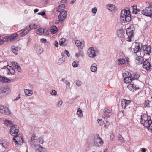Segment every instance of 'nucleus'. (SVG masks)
<instances>
[{
	"label": "nucleus",
	"mask_w": 152,
	"mask_h": 152,
	"mask_svg": "<svg viewBox=\"0 0 152 152\" xmlns=\"http://www.w3.org/2000/svg\"><path fill=\"white\" fill-rule=\"evenodd\" d=\"M120 17L121 20L124 22L125 21H130L132 18L129 9L127 10H122L121 12Z\"/></svg>",
	"instance_id": "f257e3e1"
},
{
	"label": "nucleus",
	"mask_w": 152,
	"mask_h": 152,
	"mask_svg": "<svg viewBox=\"0 0 152 152\" xmlns=\"http://www.w3.org/2000/svg\"><path fill=\"white\" fill-rule=\"evenodd\" d=\"M11 127L10 130V133L12 136L15 137V138L18 140L19 136L17 135V134L19 132V127L16 125L13 126L12 125Z\"/></svg>",
	"instance_id": "f03ea898"
},
{
	"label": "nucleus",
	"mask_w": 152,
	"mask_h": 152,
	"mask_svg": "<svg viewBox=\"0 0 152 152\" xmlns=\"http://www.w3.org/2000/svg\"><path fill=\"white\" fill-rule=\"evenodd\" d=\"M142 14L152 18V3L150 6L145 8V10L141 11Z\"/></svg>",
	"instance_id": "7ed1b4c3"
},
{
	"label": "nucleus",
	"mask_w": 152,
	"mask_h": 152,
	"mask_svg": "<svg viewBox=\"0 0 152 152\" xmlns=\"http://www.w3.org/2000/svg\"><path fill=\"white\" fill-rule=\"evenodd\" d=\"M141 117L142 121L144 122L142 123L141 124L146 128H148L150 126V123L152 121L151 119L150 118L149 119H148V118L147 117V116L146 115L144 116V115L143 116L141 115Z\"/></svg>",
	"instance_id": "20e7f679"
},
{
	"label": "nucleus",
	"mask_w": 152,
	"mask_h": 152,
	"mask_svg": "<svg viewBox=\"0 0 152 152\" xmlns=\"http://www.w3.org/2000/svg\"><path fill=\"white\" fill-rule=\"evenodd\" d=\"M66 12L65 10H64L60 13L58 16V18L59 20H56L55 22L56 24L61 23L62 21L66 18Z\"/></svg>",
	"instance_id": "39448f33"
},
{
	"label": "nucleus",
	"mask_w": 152,
	"mask_h": 152,
	"mask_svg": "<svg viewBox=\"0 0 152 152\" xmlns=\"http://www.w3.org/2000/svg\"><path fill=\"white\" fill-rule=\"evenodd\" d=\"M10 91V89L9 87H1L0 88V96L2 97L3 96H5Z\"/></svg>",
	"instance_id": "423d86ee"
},
{
	"label": "nucleus",
	"mask_w": 152,
	"mask_h": 152,
	"mask_svg": "<svg viewBox=\"0 0 152 152\" xmlns=\"http://www.w3.org/2000/svg\"><path fill=\"white\" fill-rule=\"evenodd\" d=\"M126 34L128 36V39L127 41L130 42L131 41V38L134 36L133 30L128 28L126 30Z\"/></svg>",
	"instance_id": "0eeeda50"
},
{
	"label": "nucleus",
	"mask_w": 152,
	"mask_h": 152,
	"mask_svg": "<svg viewBox=\"0 0 152 152\" xmlns=\"http://www.w3.org/2000/svg\"><path fill=\"white\" fill-rule=\"evenodd\" d=\"M0 113L9 115L11 113V111L8 108L4 107L3 106L0 105Z\"/></svg>",
	"instance_id": "6e6552de"
},
{
	"label": "nucleus",
	"mask_w": 152,
	"mask_h": 152,
	"mask_svg": "<svg viewBox=\"0 0 152 152\" xmlns=\"http://www.w3.org/2000/svg\"><path fill=\"white\" fill-rule=\"evenodd\" d=\"M142 49L145 53L144 55L146 53L147 54L149 55L151 53V47L148 45H145L142 46Z\"/></svg>",
	"instance_id": "1a4fd4ad"
},
{
	"label": "nucleus",
	"mask_w": 152,
	"mask_h": 152,
	"mask_svg": "<svg viewBox=\"0 0 152 152\" xmlns=\"http://www.w3.org/2000/svg\"><path fill=\"white\" fill-rule=\"evenodd\" d=\"M88 53L89 56L91 58H94L96 56L95 50H94L93 47L90 48L88 50Z\"/></svg>",
	"instance_id": "9d476101"
},
{
	"label": "nucleus",
	"mask_w": 152,
	"mask_h": 152,
	"mask_svg": "<svg viewBox=\"0 0 152 152\" xmlns=\"http://www.w3.org/2000/svg\"><path fill=\"white\" fill-rule=\"evenodd\" d=\"M0 144L5 149H9L10 148L9 142L8 141L5 140H0Z\"/></svg>",
	"instance_id": "9b49d317"
},
{
	"label": "nucleus",
	"mask_w": 152,
	"mask_h": 152,
	"mask_svg": "<svg viewBox=\"0 0 152 152\" xmlns=\"http://www.w3.org/2000/svg\"><path fill=\"white\" fill-rule=\"evenodd\" d=\"M141 45L142 46V43L138 42H135L134 44L135 47L133 48V51L134 53H136L138 52H140L142 49V47L140 49V45Z\"/></svg>",
	"instance_id": "f8f14e48"
},
{
	"label": "nucleus",
	"mask_w": 152,
	"mask_h": 152,
	"mask_svg": "<svg viewBox=\"0 0 152 152\" xmlns=\"http://www.w3.org/2000/svg\"><path fill=\"white\" fill-rule=\"evenodd\" d=\"M151 67V64L148 62V59H146L145 61L143 62L142 67L146 70H149Z\"/></svg>",
	"instance_id": "ddd939ff"
},
{
	"label": "nucleus",
	"mask_w": 152,
	"mask_h": 152,
	"mask_svg": "<svg viewBox=\"0 0 152 152\" xmlns=\"http://www.w3.org/2000/svg\"><path fill=\"white\" fill-rule=\"evenodd\" d=\"M134 80V77L132 76V75L130 74V75L128 76L127 75V77H125L124 79V83H128L131 82Z\"/></svg>",
	"instance_id": "4468645a"
},
{
	"label": "nucleus",
	"mask_w": 152,
	"mask_h": 152,
	"mask_svg": "<svg viewBox=\"0 0 152 152\" xmlns=\"http://www.w3.org/2000/svg\"><path fill=\"white\" fill-rule=\"evenodd\" d=\"M0 82L5 83H10L11 80L5 76L0 75Z\"/></svg>",
	"instance_id": "2eb2a0df"
},
{
	"label": "nucleus",
	"mask_w": 152,
	"mask_h": 152,
	"mask_svg": "<svg viewBox=\"0 0 152 152\" xmlns=\"http://www.w3.org/2000/svg\"><path fill=\"white\" fill-rule=\"evenodd\" d=\"M132 10H133L132 13L135 14H140L141 10L139 8H137L136 5H134L132 7Z\"/></svg>",
	"instance_id": "dca6fc26"
},
{
	"label": "nucleus",
	"mask_w": 152,
	"mask_h": 152,
	"mask_svg": "<svg viewBox=\"0 0 152 152\" xmlns=\"http://www.w3.org/2000/svg\"><path fill=\"white\" fill-rule=\"evenodd\" d=\"M144 59L142 57L138 56L136 57L135 62L137 64H140L143 63Z\"/></svg>",
	"instance_id": "f3484780"
},
{
	"label": "nucleus",
	"mask_w": 152,
	"mask_h": 152,
	"mask_svg": "<svg viewBox=\"0 0 152 152\" xmlns=\"http://www.w3.org/2000/svg\"><path fill=\"white\" fill-rule=\"evenodd\" d=\"M35 50L38 54H41L43 52V48L39 45H37L35 48Z\"/></svg>",
	"instance_id": "a211bd4d"
},
{
	"label": "nucleus",
	"mask_w": 152,
	"mask_h": 152,
	"mask_svg": "<svg viewBox=\"0 0 152 152\" xmlns=\"http://www.w3.org/2000/svg\"><path fill=\"white\" fill-rule=\"evenodd\" d=\"M20 48L19 47H16L13 46L12 47V50L13 53L15 54L18 53V50H20Z\"/></svg>",
	"instance_id": "6ab92c4d"
},
{
	"label": "nucleus",
	"mask_w": 152,
	"mask_h": 152,
	"mask_svg": "<svg viewBox=\"0 0 152 152\" xmlns=\"http://www.w3.org/2000/svg\"><path fill=\"white\" fill-rule=\"evenodd\" d=\"M117 34L118 36L119 37L122 38L124 37V33L122 29L118 30Z\"/></svg>",
	"instance_id": "aec40b11"
},
{
	"label": "nucleus",
	"mask_w": 152,
	"mask_h": 152,
	"mask_svg": "<svg viewBox=\"0 0 152 152\" xmlns=\"http://www.w3.org/2000/svg\"><path fill=\"white\" fill-rule=\"evenodd\" d=\"M12 64L15 68L18 71L21 72V69L19 65H18V64L17 62H12Z\"/></svg>",
	"instance_id": "412c9836"
},
{
	"label": "nucleus",
	"mask_w": 152,
	"mask_h": 152,
	"mask_svg": "<svg viewBox=\"0 0 152 152\" xmlns=\"http://www.w3.org/2000/svg\"><path fill=\"white\" fill-rule=\"evenodd\" d=\"M97 137H95L94 139V143L95 144L96 139L97 140L99 141V143L100 144H102V143H103V141L102 140L101 138L99 137V136L98 134H97Z\"/></svg>",
	"instance_id": "4be33fe9"
},
{
	"label": "nucleus",
	"mask_w": 152,
	"mask_h": 152,
	"mask_svg": "<svg viewBox=\"0 0 152 152\" xmlns=\"http://www.w3.org/2000/svg\"><path fill=\"white\" fill-rule=\"evenodd\" d=\"M29 29L28 27H26L24 29L21 33V35L22 36H25L27 34L29 31Z\"/></svg>",
	"instance_id": "5701e85b"
},
{
	"label": "nucleus",
	"mask_w": 152,
	"mask_h": 152,
	"mask_svg": "<svg viewBox=\"0 0 152 152\" xmlns=\"http://www.w3.org/2000/svg\"><path fill=\"white\" fill-rule=\"evenodd\" d=\"M97 65L95 63H93L91 67V71L93 72H95L97 70Z\"/></svg>",
	"instance_id": "b1692460"
},
{
	"label": "nucleus",
	"mask_w": 152,
	"mask_h": 152,
	"mask_svg": "<svg viewBox=\"0 0 152 152\" xmlns=\"http://www.w3.org/2000/svg\"><path fill=\"white\" fill-rule=\"evenodd\" d=\"M132 83H130L129 84L128 86V88L131 89L132 88L133 89H135V90L139 89L138 87L136 86L135 85Z\"/></svg>",
	"instance_id": "393cba45"
},
{
	"label": "nucleus",
	"mask_w": 152,
	"mask_h": 152,
	"mask_svg": "<svg viewBox=\"0 0 152 152\" xmlns=\"http://www.w3.org/2000/svg\"><path fill=\"white\" fill-rule=\"evenodd\" d=\"M50 30L52 33L54 34L57 32L58 28L55 26H52L50 27Z\"/></svg>",
	"instance_id": "a878e982"
},
{
	"label": "nucleus",
	"mask_w": 152,
	"mask_h": 152,
	"mask_svg": "<svg viewBox=\"0 0 152 152\" xmlns=\"http://www.w3.org/2000/svg\"><path fill=\"white\" fill-rule=\"evenodd\" d=\"M18 36L17 33H15L8 37L9 41H12L15 39Z\"/></svg>",
	"instance_id": "bb28decb"
},
{
	"label": "nucleus",
	"mask_w": 152,
	"mask_h": 152,
	"mask_svg": "<svg viewBox=\"0 0 152 152\" xmlns=\"http://www.w3.org/2000/svg\"><path fill=\"white\" fill-rule=\"evenodd\" d=\"M65 7V5L64 4H61L59 5L57 8V11L59 12L63 10Z\"/></svg>",
	"instance_id": "cd10ccee"
},
{
	"label": "nucleus",
	"mask_w": 152,
	"mask_h": 152,
	"mask_svg": "<svg viewBox=\"0 0 152 152\" xmlns=\"http://www.w3.org/2000/svg\"><path fill=\"white\" fill-rule=\"evenodd\" d=\"M24 93L26 95L31 96L33 92L31 90L30 91L28 89H25Z\"/></svg>",
	"instance_id": "c85d7f7f"
},
{
	"label": "nucleus",
	"mask_w": 152,
	"mask_h": 152,
	"mask_svg": "<svg viewBox=\"0 0 152 152\" xmlns=\"http://www.w3.org/2000/svg\"><path fill=\"white\" fill-rule=\"evenodd\" d=\"M65 39H61L59 42V45L61 46H65L66 45V43L65 44Z\"/></svg>",
	"instance_id": "c756f323"
},
{
	"label": "nucleus",
	"mask_w": 152,
	"mask_h": 152,
	"mask_svg": "<svg viewBox=\"0 0 152 152\" xmlns=\"http://www.w3.org/2000/svg\"><path fill=\"white\" fill-rule=\"evenodd\" d=\"M4 122L5 123L6 125L7 126H9L10 127L12 126L13 125L11 122L10 121L8 120H5Z\"/></svg>",
	"instance_id": "7c9ffc66"
},
{
	"label": "nucleus",
	"mask_w": 152,
	"mask_h": 152,
	"mask_svg": "<svg viewBox=\"0 0 152 152\" xmlns=\"http://www.w3.org/2000/svg\"><path fill=\"white\" fill-rule=\"evenodd\" d=\"M15 137H14L13 139V140L15 142V145H16V146H18V144H20V145H21V142H21V140H19L18 139V141L17 140H16V139H15ZM20 139V137L19 136V137L18 138V139Z\"/></svg>",
	"instance_id": "2f4dec72"
},
{
	"label": "nucleus",
	"mask_w": 152,
	"mask_h": 152,
	"mask_svg": "<svg viewBox=\"0 0 152 152\" xmlns=\"http://www.w3.org/2000/svg\"><path fill=\"white\" fill-rule=\"evenodd\" d=\"M29 28V30L33 29H36L37 28V25L35 24H31L30 25L29 27H27Z\"/></svg>",
	"instance_id": "473e14b6"
},
{
	"label": "nucleus",
	"mask_w": 152,
	"mask_h": 152,
	"mask_svg": "<svg viewBox=\"0 0 152 152\" xmlns=\"http://www.w3.org/2000/svg\"><path fill=\"white\" fill-rule=\"evenodd\" d=\"M126 100L125 99H123L121 101V105L123 108L124 109L126 108Z\"/></svg>",
	"instance_id": "72a5a7b5"
},
{
	"label": "nucleus",
	"mask_w": 152,
	"mask_h": 152,
	"mask_svg": "<svg viewBox=\"0 0 152 152\" xmlns=\"http://www.w3.org/2000/svg\"><path fill=\"white\" fill-rule=\"evenodd\" d=\"M44 33V30L43 28H39L37 30V33L39 34H42Z\"/></svg>",
	"instance_id": "f704fd0d"
},
{
	"label": "nucleus",
	"mask_w": 152,
	"mask_h": 152,
	"mask_svg": "<svg viewBox=\"0 0 152 152\" xmlns=\"http://www.w3.org/2000/svg\"><path fill=\"white\" fill-rule=\"evenodd\" d=\"M1 42L3 44L4 41L8 42L10 41L9 37H7V36L4 37H3L2 39L1 40Z\"/></svg>",
	"instance_id": "c9c22d12"
},
{
	"label": "nucleus",
	"mask_w": 152,
	"mask_h": 152,
	"mask_svg": "<svg viewBox=\"0 0 152 152\" xmlns=\"http://www.w3.org/2000/svg\"><path fill=\"white\" fill-rule=\"evenodd\" d=\"M79 61H75L72 63V66L74 67H78V66L79 65Z\"/></svg>",
	"instance_id": "e433bc0d"
},
{
	"label": "nucleus",
	"mask_w": 152,
	"mask_h": 152,
	"mask_svg": "<svg viewBox=\"0 0 152 152\" xmlns=\"http://www.w3.org/2000/svg\"><path fill=\"white\" fill-rule=\"evenodd\" d=\"M77 114L80 116L82 117L83 116L82 111L80 108H79L78 109Z\"/></svg>",
	"instance_id": "4c0bfd02"
},
{
	"label": "nucleus",
	"mask_w": 152,
	"mask_h": 152,
	"mask_svg": "<svg viewBox=\"0 0 152 152\" xmlns=\"http://www.w3.org/2000/svg\"><path fill=\"white\" fill-rule=\"evenodd\" d=\"M134 77V79L135 78L136 80H137L140 76V75L137 73H134L133 75Z\"/></svg>",
	"instance_id": "58836bf2"
},
{
	"label": "nucleus",
	"mask_w": 152,
	"mask_h": 152,
	"mask_svg": "<svg viewBox=\"0 0 152 152\" xmlns=\"http://www.w3.org/2000/svg\"><path fill=\"white\" fill-rule=\"evenodd\" d=\"M75 83L76 85L78 86H80L82 84V82L81 81L79 80H76L75 81Z\"/></svg>",
	"instance_id": "ea45409f"
},
{
	"label": "nucleus",
	"mask_w": 152,
	"mask_h": 152,
	"mask_svg": "<svg viewBox=\"0 0 152 152\" xmlns=\"http://www.w3.org/2000/svg\"><path fill=\"white\" fill-rule=\"evenodd\" d=\"M44 148L41 146H40L38 149L36 150V152H45V151L43 150Z\"/></svg>",
	"instance_id": "a19ab883"
},
{
	"label": "nucleus",
	"mask_w": 152,
	"mask_h": 152,
	"mask_svg": "<svg viewBox=\"0 0 152 152\" xmlns=\"http://www.w3.org/2000/svg\"><path fill=\"white\" fill-rule=\"evenodd\" d=\"M125 62V60L124 59H119L118 60V64H121L122 65V64H124Z\"/></svg>",
	"instance_id": "79ce46f5"
},
{
	"label": "nucleus",
	"mask_w": 152,
	"mask_h": 152,
	"mask_svg": "<svg viewBox=\"0 0 152 152\" xmlns=\"http://www.w3.org/2000/svg\"><path fill=\"white\" fill-rule=\"evenodd\" d=\"M108 6L109 7L108 9L109 10H114L115 9V6L112 4H110L108 5Z\"/></svg>",
	"instance_id": "37998d69"
},
{
	"label": "nucleus",
	"mask_w": 152,
	"mask_h": 152,
	"mask_svg": "<svg viewBox=\"0 0 152 152\" xmlns=\"http://www.w3.org/2000/svg\"><path fill=\"white\" fill-rule=\"evenodd\" d=\"M9 67L11 68H10V74H11V75H12L14 74L15 73V69L12 66H9Z\"/></svg>",
	"instance_id": "c03bdc74"
},
{
	"label": "nucleus",
	"mask_w": 152,
	"mask_h": 152,
	"mask_svg": "<svg viewBox=\"0 0 152 152\" xmlns=\"http://www.w3.org/2000/svg\"><path fill=\"white\" fill-rule=\"evenodd\" d=\"M118 140L120 141H121V142H123L124 141V140L123 139V138L122 136L120 134H119L118 136Z\"/></svg>",
	"instance_id": "a18cd8bd"
},
{
	"label": "nucleus",
	"mask_w": 152,
	"mask_h": 152,
	"mask_svg": "<svg viewBox=\"0 0 152 152\" xmlns=\"http://www.w3.org/2000/svg\"><path fill=\"white\" fill-rule=\"evenodd\" d=\"M35 135H34H34H33L32 136V137H31V141L32 143L35 146L36 145L34 143V142H35Z\"/></svg>",
	"instance_id": "49530a36"
},
{
	"label": "nucleus",
	"mask_w": 152,
	"mask_h": 152,
	"mask_svg": "<svg viewBox=\"0 0 152 152\" xmlns=\"http://www.w3.org/2000/svg\"><path fill=\"white\" fill-rule=\"evenodd\" d=\"M50 94L52 95H56L57 94V92L54 90H52L50 92Z\"/></svg>",
	"instance_id": "de8ad7c7"
},
{
	"label": "nucleus",
	"mask_w": 152,
	"mask_h": 152,
	"mask_svg": "<svg viewBox=\"0 0 152 152\" xmlns=\"http://www.w3.org/2000/svg\"><path fill=\"white\" fill-rule=\"evenodd\" d=\"M65 59L64 58L62 57L60 58L59 60V63H62L65 61Z\"/></svg>",
	"instance_id": "09e8293b"
},
{
	"label": "nucleus",
	"mask_w": 152,
	"mask_h": 152,
	"mask_svg": "<svg viewBox=\"0 0 152 152\" xmlns=\"http://www.w3.org/2000/svg\"><path fill=\"white\" fill-rule=\"evenodd\" d=\"M126 107H129V105L131 102V101L130 100H126Z\"/></svg>",
	"instance_id": "8fccbe9b"
},
{
	"label": "nucleus",
	"mask_w": 152,
	"mask_h": 152,
	"mask_svg": "<svg viewBox=\"0 0 152 152\" xmlns=\"http://www.w3.org/2000/svg\"><path fill=\"white\" fill-rule=\"evenodd\" d=\"M8 66V65H7L6 66H4V67L3 68H2V69H7V70H8V74H9L10 73V69H9L8 68V67H8V66Z\"/></svg>",
	"instance_id": "3c124183"
},
{
	"label": "nucleus",
	"mask_w": 152,
	"mask_h": 152,
	"mask_svg": "<svg viewBox=\"0 0 152 152\" xmlns=\"http://www.w3.org/2000/svg\"><path fill=\"white\" fill-rule=\"evenodd\" d=\"M97 11V9L96 8V7H95L93 8L92 9V12L94 14H96Z\"/></svg>",
	"instance_id": "603ef678"
},
{
	"label": "nucleus",
	"mask_w": 152,
	"mask_h": 152,
	"mask_svg": "<svg viewBox=\"0 0 152 152\" xmlns=\"http://www.w3.org/2000/svg\"><path fill=\"white\" fill-rule=\"evenodd\" d=\"M102 117L104 119H107L109 117V115L107 113H105L103 115Z\"/></svg>",
	"instance_id": "864d4df0"
},
{
	"label": "nucleus",
	"mask_w": 152,
	"mask_h": 152,
	"mask_svg": "<svg viewBox=\"0 0 152 152\" xmlns=\"http://www.w3.org/2000/svg\"><path fill=\"white\" fill-rule=\"evenodd\" d=\"M97 121L98 123L100 124V125L103 124L104 123V122L102 119H98L97 120Z\"/></svg>",
	"instance_id": "5fc2aeb1"
},
{
	"label": "nucleus",
	"mask_w": 152,
	"mask_h": 152,
	"mask_svg": "<svg viewBox=\"0 0 152 152\" xmlns=\"http://www.w3.org/2000/svg\"><path fill=\"white\" fill-rule=\"evenodd\" d=\"M39 142L41 144H42L44 142L43 138L42 137H40L39 138Z\"/></svg>",
	"instance_id": "6e6d98bb"
},
{
	"label": "nucleus",
	"mask_w": 152,
	"mask_h": 152,
	"mask_svg": "<svg viewBox=\"0 0 152 152\" xmlns=\"http://www.w3.org/2000/svg\"><path fill=\"white\" fill-rule=\"evenodd\" d=\"M103 112L104 113H111V110H110L108 109H104V110Z\"/></svg>",
	"instance_id": "4d7b16f0"
},
{
	"label": "nucleus",
	"mask_w": 152,
	"mask_h": 152,
	"mask_svg": "<svg viewBox=\"0 0 152 152\" xmlns=\"http://www.w3.org/2000/svg\"><path fill=\"white\" fill-rule=\"evenodd\" d=\"M129 73L127 71H126L124 72V73H123V76L124 77L125 76L128 75V76H129Z\"/></svg>",
	"instance_id": "13d9d810"
},
{
	"label": "nucleus",
	"mask_w": 152,
	"mask_h": 152,
	"mask_svg": "<svg viewBox=\"0 0 152 152\" xmlns=\"http://www.w3.org/2000/svg\"><path fill=\"white\" fill-rule=\"evenodd\" d=\"M64 54H66L68 57H69L70 56L68 50H65L64 51Z\"/></svg>",
	"instance_id": "bf43d9fd"
},
{
	"label": "nucleus",
	"mask_w": 152,
	"mask_h": 152,
	"mask_svg": "<svg viewBox=\"0 0 152 152\" xmlns=\"http://www.w3.org/2000/svg\"><path fill=\"white\" fill-rule=\"evenodd\" d=\"M63 102L62 100H60L58 102V103L57 104L56 106L58 107L59 106V105H61L62 104Z\"/></svg>",
	"instance_id": "052dcab7"
},
{
	"label": "nucleus",
	"mask_w": 152,
	"mask_h": 152,
	"mask_svg": "<svg viewBox=\"0 0 152 152\" xmlns=\"http://www.w3.org/2000/svg\"><path fill=\"white\" fill-rule=\"evenodd\" d=\"M80 42L78 40H77L76 41H75V44L77 46H80Z\"/></svg>",
	"instance_id": "680f3d73"
},
{
	"label": "nucleus",
	"mask_w": 152,
	"mask_h": 152,
	"mask_svg": "<svg viewBox=\"0 0 152 152\" xmlns=\"http://www.w3.org/2000/svg\"><path fill=\"white\" fill-rule=\"evenodd\" d=\"M46 42V39H45L42 38L41 39V42L42 43H45Z\"/></svg>",
	"instance_id": "e2e57ef3"
},
{
	"label": "nucleus",
	"mask_w": 152,
	"mask_h": 152,
	"mask_svg": "<svg viewBox=\"0 0 152 152\" xmlns=\"http://www.w3.org/2000/svg\"><path fill=\"white\" fill-rule=\"evenodd\" d=\"M67 0H61V2L62 4L66 3L67 2Z\"/></svg>",
	"instance_id": "0e129e2a"
},
{
	"label": "nucleus",
	"mask_w": 152,
	"mask_h": 152,
	"mask_svg": "<svg viewBox=\"0 0 152 152\" xmlns=\"http://www.w3.org/2000/svg\"><path fill=\"white\" fill-rule=\"evenodd\" d=\"M148 128L149 130H152V121H151V123H150V126Z\"/></svg>",
	"instance_id": "69168bd1"
},
{
	"label": "nucleus",
	"mask_w": 152,
	"mask_h": 152,
	"mask_svg": "<svg viewBox=\"0 0 152 152\" xmlns=\"http://www.w3.org/2000/svg\"><path fill=\"white\" fill-rule=\"evenodd\" d=\"M38 15H41L42 16H43L45 15V12H43L42 13L39 12L38 13Z\"/></svg>",
	"instance_id": "338daca9"
},
{
	"label": "nucleus",
	"mask_w": 152,
	"mask_h": 152,
	"mask_svg": "<svg viewBox=\"0 0 152 152\" xmlns=\"http://www.w3.org/2000/svg\"><path fill=\"white\" fill-rule=\"evenodd\" d=\"M54 45L56 47H57L58 45V42L57 41H55L54 43Z\"/></svg>",
	"instance_id": "774afa93"
}]
</instances>
